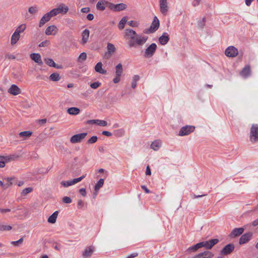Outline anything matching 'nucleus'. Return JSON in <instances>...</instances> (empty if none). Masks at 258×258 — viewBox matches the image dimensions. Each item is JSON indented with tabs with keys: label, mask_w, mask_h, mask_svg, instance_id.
I'll return each mask as SVG.
<instances>
[{
	"label": "nucleus",
	"mask_w": 258,
	"mask_h": 258,
	"mask_svg": "<svg viewBox=\"0 0 258 258\" xmlns=\"http://www.w3.org/2000/svg\"><path fill=\"white\" fill-rule=\"evenodd\" d=\"M124 37L128 40V45L130 47L136 48L142 47L147 41L148 36L138 34L132 29H126L124 31Z\"/></svg>",
	"instance_id": "1"
},
{
	"label": "nucleus",
	"mask_w": 258,
	"mask_h": 258,
	"mask_svg": "<svg viewBox=\"0 0 258 258\" xmlns=\"http://www.w3.org/2000/svg\"><path fill=\"white\" fill-rule=\"evenodd\" d=\"M159 21L156 17H155L154 20L149 29H146L144 31L145 33H152L156 31L159 28Z\"/></svg>",
	"instance_id": "2"
},
{
	"label": "nucleus",
	"mask_w": 258,
	"mask_h": 258,
	"mask_svg": "<svg viewBox=\"0 0 258 258\" xmlns=\"http://www.w3.org/2000/svg\"><path fill=\"white\" fill-rule=\"evenodd\" d=\"M115 77L113 79L114 83H118L120 81V78L123 73L122 65L118 63L115 67Z\"/></svg>",
	"instance_id": "3"
},
{
	"label": "nucleus",
	"mask_w": 258,
	"mask_h": 258,
	"mask_svg": "<svg viewBox=\"0 0 258 258\" xmlns=\"http://www.w3.org/2000/svg\"><path fill=\"white\" fill-rule=\"evenodd\" d=\"M250 140L255 142L258 140V124H252L250 128Z\"/></svg>",
	"instance_id": "4"
},
{
	"label": "nucleus",
	"mask_w": 258,
	"mask_h": 258,
	"mask_svg": "<svg viewBox=\"0 0 258 258\" xmlns=\"http://www.w3.org/2000/svg\"><path fill=\"white\" fill-rule=\"evenodd\" d=\"M219 242L218 239H212L208 241L200 242L201 247H204L207 249H210L212 247Z\"/></svg>",
	"instance_id": "5"
},
{
	"label": "nucleus",
	"mask_w": 258,
	"mask_h": 258,
	"mask_svg": "<svg viewBox=\"0 0 258 258\" xmlns=\"http://www.w3.org/2000/svg\"><path fill=\"white\" fill-rule=\"evenodd\" d=\"M87 135V133L75 135L71 138L70 142L72 144L80 143L86 138Z\"/></svg>",
	"instance_id": "6"
},
{
	"label": "nucleus",
	"mask_w": 258,
	"mask_h": 258,
	"mask_svg": "<svg viewBox=\"0 0 258 258\" xmlns=\"http://www.w3.org/2000/svg\"><path fill=\"white\" fill-rule=\"evenodd\" d=\"M238 53V49L233 46L228 47L225 50V54L228 57H234Z\"/></svg>",
	"instance_id": "7"
},
{
	"label": "nucleus",
	"mask_w": 258,
	"mask_h": 258,
	"mask_svg": "<svg viewBox=\"0 0 258 258\" xmlns=\"http://www.w3.org/2000/svg\"><path fill=\"white\" fill-rule=\"evenodd\" d=\"M86 174L83 175L80 177L73 179L72 180H68V181H62L60 182V184L64 187H68L69 186L74 185L80 181H81L83 178H84L86 176Z\"/></svg>",
	"instance_id": "8"
},
{
	"label": "nucleus",
	"mask_w": 258,
	"mask_h": 258,
	"mask_svg": "<svg viewBox=\"0 0 258 258\" xmlns=\"http://www.w3.org/2000/svg\"><path fill=\"white\" fill-rule=\"evenodd\" d=\"M108 7L111 10L115 12H118L125 10L126 8V5L123 3L114 4L110 3L108 4Z\"/></svg>",
	"instance_id": "9"
},
{
	"label": "nucleus",
	"mask_w": 258,
	"mask_h": 258,
	"mask_svg": "<svg viewBox=\"0 0 258 258\" xmlns=\"http://www.w3.org/2000/svg\"><path fill=\"white\" fill-rule=\"evenodd\" d=\"M156 48V44L152 43L145 49L144 56L147 58L151 57L155 52Z\"/></svg>",
	"instance_id": "10"
},
{
	"label": "nucleus",
	"mask_w": 258,
	"mask_h": 258,
	"mask_svg": "<svg viewBox=\"0 0 258 258\" xmlns=\"http://www.w3.org/2000/svg\"><path fill=\"white\" fill-rule=\"evenodd\" d=\"M116 48L113 44L108 43L107 44V52L104 54V57L109 59L116 51Z\"/></svg>",
	"instance_id": "11"
},
{
	"label": "nucleus",
	"mask_w": 258,
	"mask_h": 258,
	"mask_svg": "<svg viewBox=\"0 0 258 258\" xmlns=\"http://www.w3.org/2000/svg\"><path fill=\"white\" fill-rule=\"evenodd\" d=\"M195 126L192 125H185L182 127L179 132V136H183L189 135L190 133L194 132L195 130Z\"/></svg>",
	"instance_id": "12"
},
{
	"label": "nucleus",
	"mask_w": 258,
	"mask_h": 258,
	"mask_svg": "<svg viewBox=\"0 0 258 258\" xmlns=\"http://www.w3.org/2000/svg\"><path fill=\"white\" fill-rule=\"evenodd\" d=\"M160 10L161 13L166 15L169 10V7L167 0H159Z\"/></svg>",
	"instance_id": "13"
},
{
	"label": "nucleus",
	"mask_w": 258,
	"mask_h": 258,
	"mask_svg": "<svg viewBox=\"0 0 258 258\" xmlns=\"http://www.w3.org/2000/svg\"><path fill=\"white\" fill-rule=\"evenodd\" d=\"M58 31V29L55 25H50L45 30V34L47 35H55Z\"/></svg>",
	"instance_id": "14"
},
{
	"label": "nucleus",
	"mask_w": 258,
	"mask_h": 258,
	"mask_svg": "<svg viewBox=\"0 0 258 258\" xmlns=\"http://www.w3.org/2000/svg\"><path fill=\"white\" fill-rule=\"evenodd\" d=\"M9 94L16 96L21 93V90L16 85L13 84L8 90Z\"/></svg>",
	"instance_id": "15"
},
{
	"label": "nucleus",
	"mask_w": 258,
	"mask_h": 258,
	"mask_svg": "<svg viewBox=\"0 0 258 258\" xmlns=\"http://www.w3.org/2000/svg\"><path fill=\"white\" fill-rule=\"evenodd\" d=\"M234 249V245L233 244L230 243L226 245L221 251V253L224 255H227L230 253Z\"/></svg>",
	"instance_id": "16"
},
{
	"label": "nucleus",
	"mask_w": 258,
	"mask_h": 258,
	"mask_svg": "<svg viewBox=\"0 0 258 258\" xmlns=\"http://www.w3.org/2000/svg\"><path fill=\"white\" fill-rule=\"evenodd\" d=\"M30 58L32 60L38 63L39 65H42L43 61L41 55L39 53H33L30 54Z\"/></svg>",
	"instance_id": "17"
},
{
	"label": "nucleus",
	"mask_w": 258,
	"mask_h": 258,
	"mask_svg": "<svg viewBox=\"0 0 258 258\" xmlns=\"http://www.w3.org/2000/svg\"><path fill=\"white\" fill-rule=\"evenodd\" d=\"M90 35V31L88 29H85L82 33L81 43L83 45L85 44L88 41Z\"/></svg>",
	"instance_id": "18"
},
{
	"label": "nucleus",
	"mask_w": 258,
	"mask_h": 258,
	"mask_svg": "<svg viewBox=\"0 0 258 258\" xmlns=\"http://www.w3.org/2000/svg\"><path fill=\"white\" fill-rule=\"evenodd\" d=\"M214 256V254L210 251H205L203 252H201L193 258H212Z\"/></svg>",
	"instance_id": "19"
},
{
	"label": "nucleus",
	"mask_w": 258,
	"mask_h": 258,
	"mask_svg": "<svg viewBox=\"0 0 258 258\" xmlns=\"http://www.w3.org/2000/svg\"><path fill=\"white\" fill-rule=\"evenodd\" d=\"M251 236L252 234L251 233H247L243 234L239 239V243L243 244L247 242L250 239Z\"/></svg>",
	"instance_id": "20"
},
{
	"label": "nucleus",
	"mask_w": 258,
	"mask_h": 258,
	"mask_svg": "<svg viewBox=\"0 0 258 258\" xmlns=\"http://www.w3.org/2000/svg\"><path fill=\"white\" fill-rule=\"evenodd\" d=\"M251 73L250 67L249 65L246 66L240 73V75L243 78H247L250 76Z\"/></svg>",
	"instance_id": "21"
},
{
	"label": "nucleus",
	"mask_w": 258,
	"mask_h": 258,
	"mask_svg": "<svg viewBox=\"0 0 258 258\" xmlns=\"http://www.w3.org/2000/svg\"><path fill=\"white\" fill-rule=\"evenodd\" d=\"M244 229L242 227L234 228L231 232L230 236L231 237H235L240 235L243 232Z\"/></svg>",
	"instance_id": "22"
},
{
	"label": "nucleus",
	"mask_w": 258,
	"mask_h": 258,
	"mask_svg": "<svg viewBox=\"0 0 258 258\" xmlns=\"http://www.w3.org/2000/svg\"><path fill=\"white\" fill-rule=\"evenodd\" d=\"M51 18V16L48 13H46L40 19L39 22V26L42 27L46 22H48Z\"/></svg>",
	"instance_id": "23"
},
{
	"label": "nucleus",
	"mask_w": 258,
	"mask_h": 258,
	"mask_svg": "<svg viewBox=\"0 0 258 258\" xmlns=\"http://www.w3.org/2000/svg\"><path fill=\"white\" fill-rule=\"evenodd\" d=\"M109 3V2L105 1V0L99 1L97 3L96 9L98 10L103 11L104 10H105V5H107L108 6Z\"/></svg>",
	"instance_id": "24"
},
{
	"label": "nucleus",
	"mask_w": 258,
	"mask_h": 258,
	"mask_svg": "<svg viewBox=\"0 0 258 258\" xmlns=\"http://www.w3.org/2000/svg\"><path fill=\"white\" fill-rule=\"evenodd\" d=\"M169 40V35L167 33L164 32L162 35L159 38V42L161 45H165Z\"/></svg>",
	"instance_id": "25"
},
{
	"label": "nucleus",
	"mask_w": 258,
	"mask_h": 258,
	"mask_svg": "<svg viewBox=\"0 0 258 258\" xmlns=\"http://www.w3.org/2000/svg\"><path fill=\"white\" fill-rule=\"evenodd\" d=\"M19 156L17 155H10L8 156L1 157L2 160H4L6 163H8L12 161H15L18 159Z\"/></svg>",
	"instance_id": "26"
},
{
	"label": "nucleus",
	"mask_w": 258,
	"mask_h": 258,
	"mask_svg": "<svg viewBox=\"0 0 258 258\" xmlns=\"http://www.w3.org/2000/svg\"><path fill=\"white\" fill-rule=\"evenodd\" d=\"M20 35L15 31L13 33L11 38V44L12 45H15L19 40Z\"/></svg>",
	"instance_id": "27"
},
{
	"label": "nucleus",
	"mask_w": 258,
	"mask_h": 258,
	"mask_svg": "<svg viewBox=\"0 0 258 258\" xmlns=\"http://www.w3.org/2000/svg\"><path fill=\"white\" fill-rule=\"evenodd\" d=\"M102 63L101 62H98L95 67V70L96 72L101 74H106L107 73L106 71L103 69Z\"/></svg>",
	"instance_id": "28"
},
{
	"label": "nucleus",
	"mask_w": 258,
	"mask_h": 258,
	"mask_svg": "<svg viewBox=\"0 0 258 258\" xmlns=\"http://www.w3.org/2000/svg\"><path fill=\"white\" fill-rule=\"evenodd\" d=\"M162 142L160 140H156L153 142L151 145V148L153 150L158 151L161 146Z\"/></svg>",
	"instance_id": "29"
},
{
	"label": "nucleus",
	"mask_w": 258,
	"mask_h": 258,
	"mask_svg": "<svg viewBox=\"0 0 258 258\" xmlns=\"http://www.w3.org/2000/svg\"><path fill=\"white\" fill-rule=\"evenodd\" d=\"M59 14H66L69 11V7L64 4H61L57 7Z\"/></svg>",
	"instance_id": "30"
},
{
	"label": "nucleus",
	"mask_w": 258,
	"mask_h": 258,
	"mask_svg": "<svg viewBox=\"0 0 258 258\" xmlns=\"http://www.w3.org/2000/svg\"><path fill=\"white\" fill-rule=\"evenodd\" d=\"M94 251V247L90 246L85 249L83 253V256L84 257H90Z\"/></svg>",
	"instance_id": "31"
},
{
	"label": "nucleus",
	"mask_w": 258,
	"mask_h": 258,
	"mask_svg": "<svg viewBox=\"0 0 258 258\" xmlns=\"http://www.w3.org/2000/svg\"><path fill=\"white\" fill-rule=\"evenodd\" d=\"M58 214V211L54 212L51 216L48 218L47 221L48 223L54 224L55 223L56 218Z\"/></svg>",
	"instance_id": "32"
},
{
	"label": "nucleus",
	"mask_w": 258,
	"mask_h": 258,
	"mask_svg": "<svg viewBox=\"0 0 258 258\" xmlns=\"http://www.w3.org/2000/svg\"><path fill=\"white\" fill-rule=\"evenodd\" d=\"M80 112V110L79 108L77 107H71L68 109L67 112L70 114L73 115H76L78 114Z\"/></svg>",
	"instance_id": "33"
},
{
	"label": "nucleus",
	"mask_w": 258,
	"mask_h": 258,
	"mask_svg": "<svg viewBox=\"0 0 258 258\" xmlns=\"http://www.w3.org/2000/svg\"><path fill=\"white\" fill-rule=\"evenodd\" d=\"M45 62L49 66L54 67L57 69H60V67L56 66L54 61L51 58H46L44 59Z\"/></svg>",
	"instance_id": "34"
},
{
	"label": "nucleus",
	"mask_w": 258,
	"mask_h": 258,
	"mask_svg": "<svg viewBox=\"0 0 258 258\" xmlns=\"http://www.w3.org/2000/svg\"><path fill=\"white\" fill-rule=\"evenodd\" d=\"M26 27L25 24H21L16 28L15 31L20 35L21 33L23 32L26 30Z\"/></svg>",
	"instance_id": "35"
},
{
	"label": "nucleus",
	"mask_w": 258,
	"mask_h": 258,
	"mask_svg": "<svg viewBox=\"0 0 258 258\" xmlns=\"http://www.w3.org/2000/svg\"><path fill=\"white\" fill-rule=\"evenodd\" d=\"M104 182V179H103V178H101L98 181V182L96 184V185L95 186V188H94L95 191L96 192H98V191L99 190V189L101 187L103 186Z\"/></svg>",
	"instance_id": "36"
},
{
	"label": "nucleus",
	"mask_w": 258,
	"mask_h": 258,
	"mask_svg": "<svg viewBox=\"0 0 258 258\" xmlns=\"http://www.w3.org/2000/svg\"><path fill=\"white\" fill-rule=\"evenodd\" d=\"M32 134L31 131H23L19 133V135L21 137H24V139L29 138Z\"/></svg>",
	"instance_id": "37"
},
{
	"label": "nucleus",
	"mask_w": 258,
	"mask_h": 258,
	"mask_svg": "<svg viewBox=\"0 0 258 258\" xmlns=\"http://www.w3.org/2000/svg\"><path fill=\"white\" fill-rule=\"evenodd\" d=\"M127 22V18L126 17H123L120 21L118 24V28L120 30H122L124 28V25Z\"/></svg>",
	"instance_id": "38"
},
{
	"label": "nucleus",
	"mask_w": 258,
	"mask_h": 258,
	"mask_svg": "<svg viewBox=\"0 0 258 258\" xmlns=\"http://www.w3.org/2000/svg\"><path fill=\"white\" fill-rule=\"evenodd\" d=\"M60 79L59 75L57 73H53L50 75L49 79L52 81H58Z\"/></svg>",
	"instance_id": "39"
},
{
	"label": "nucleus",
	"mask_w": 258,
	"mask_h": 258,
	"mask_svg": "<svg viewBox=\"0 0 258 258\" xmlns=\"http://www.w3.org/2000/svg\"><path fill=\"white\" fill-rule=\"evenodd\" d=\"M140 77L138 75H134L132 79V87L135 89L137 86V83L139 80Z\"/></svg>",
	"instance_id": "40"
},
{
	"label": "nucleus",
	"mask_w": 258,
	"mask_h": 258,
	"mask_svg": "<svg viewBox=\"0 0 258 258\" xmlns=\"http://www.w3.org/2000/svg\"><path fill=\"white\" fill-rule=\"evenodd\" d=\"M38 11V8L37 6L30 7L28 9V12L31 14H36Z\"/></svg>",
	"instance_id": "41"
},
{
	"label": "nucleus",
	"mask_w": 258,
	"mask_h": 258,
	"mask_svg": "<svg viewBox=\"0 0 258 258\" xmlns=\"http://www.w3.org/2000/svg\"><path fill=\"white\" fill-rule=\"evenodd\" d=\"M200 248H201V246H200V242H199L194 245H192V246L189 247L188 248V250L190 251H195Z\"/></svg>",
	"instance_id": "42"
},
{
	"label": "nucleus",
	"mask_w": 258,
	"mask_h": 258,
	"mask_svg": "<svg viewBox=\"0 0 258 258\" xmlns=\"http://www.w3.org/2000/svg\"><path fill=\"white\" fill-rule=\"evenodd\" d=\"M10 225H3L0 224V231H10L12 229Z\"/></svg>",
	"instance_id": "43"
},
{
	"label": "nucleus",
	"mask_w": 258,
	"mask_h": 258,
	"mask_svg": "<svg viewBox=\"0 0 258 258\" xmlns=\"http://www.w3.org/2000/svg\"><path fill=\"white\" fill-rule=\"evenodd\" d=\"M32 190H33V188L31 187L25 188L21 192V195H22V196H25L27 194L31 192L32 191Z\"/></svg>",
	"instance_id": "44"
},
{
	"label": "nucleus",
	"mask_w": 258,
	"mask_h": 258,
	"mask_svg": "<svg viewBox=\"0 0 258 258\" xmlns=\"http://www.w3.org/2000/svg\"><path fill=\"white\" fill-rule=\"evenodd\" d=\"M87 58V54L85 52H82L81 53L79 57H78V61L80 62V61H83L84 60H85Z\"/></svg>",
	"instance_id": "45"
},
{
	"label": "nucleus",
	"mask_w": 258,
	"mask_h": 258,
	"mask_svg": "<svg viewBox=\"0 0 258 258\" xmlns=\"http://www.w3.org/2000/svg\"><path fill=\"white\" fill-rule=\"evenodd\" d=\"M48 13L50 14L51 17L55 16L59 14L57 8L52 9L50 12H49Z\"/></svg>",
	"instance_id": "46"
},
{
	"label": "nucleus",
	"mask_w": 258,
	"mask_h": 258,
	"mask_svg": "<svg viewBox=\"0 0 258 258\" xmlns=\"http://www.w3.org/2000/svg\"><path fill=\"white\" fill-rule=\"evenodd\" d=\"M101 85V83L99 82H95L92 83L90 84V87L91 88L96 89L98 88Z\"/></svg>",
	"instance_id": "47"
},
{
	"label": "nucleus",
	"mask_w": 258,
	"mask_h": 258,
	"mask_svg": "<svg viewBox=\"0 0 258 258\" xmlns=\"http://www.w3.org/2000/svg\"><path fill=\"white\" fill-rule=\"evenodd\" d=\"M97 136H93L88 140L87 143L90 144L95 143L97 141Z\"/></svg>",
	"instance_id": "48"
},
{
	"label": "nucleus",
	"mask_w": 258,
	"mask_h": 258,
	"mask_svg": "<svg viewBox=\"0 0 258 258\" xmlns=\"http://www.w3.org/2000/svg\"><path fill=\"white\" fill-rule=\"evenodd\" d=\"M128 24L133 27H137L139 25V23L135 21H131L128 22Z\"/></svg>",
	"instance_id": "49"
},
{
	"label": "nucleus",
	"mask_w": 258,
	"mask_h": 258,
	"mask_svg": "<svg viewBox=\"0 0 258 258\" xmlns=\"http://www.w3.org/2000/svg\"><path fill=\"white\" fill-rule=\"evenodd\" d=\"M62 201L64 203H66V204H70V203H72V199L70 197H63L62 199Z\"/></svg>",
	"instance_id": "50"
},
{
	"label": "nucleus",
	"mask_w": 258,
	"mask_h": 258,
	"mask_svg": "<svg viewBox=\"0 0 258 258\" xmlns=\"http://www.w3.org/2000/svg\"><path fill=\"white\" fill-rule=\"evenodd\" d=\"M97 121V124L100 126H105L107 125V122L105 120L98 119V121Z\"/></svg>",
	"instance_id": "51"
},
{
	"label": "nucleus",
	"mask_w": 258,
	"mask_h": 258,
	"mask_svg": "<svg viewBox=\"0 0 258 258\" xmlns=\"http://www.w3.org/2000/svg\"><path fill=\"white\" fill-rule=\"evenodd\" d=\"M23 241V238H21L17 241H12V244L15 246H17V245H18V244L22 243Z\"/></svg>",
	"instance_id": "52"
},
{
	"label": "nucleus",
	"mask_w": 258,
	"mask_h": 258,
	"mask_svg": "<svg viewBox=\"0 0 258 258\" xmlns=\"http://www.w3.org/2000/svg\"><path fill=\"white\" fill-rule=\"evenodd\" d=\"M81 11L83 13H88L90 11V8L89 7L83 8L81 9Z\"/></svg>",
	"instance_id": "53"
},
{
	"label": "nucleus",
	"mask_w": 258,
	"mask_h": 258,
	"mask_svg": "<svg viewBox=\"0 0 258 258\" xmlns=\"http://www.w3.org/2000/svg\"><path fill=\"white\" fill-rule=\"evenodd\" d=\"M79 192L83 197H85L86 196V191L84 188H82L80 189Z\"/></svg>",
	"instance_id": "54"
},
{
	"label": "nucleus",
	"mask_w": 258,
	"mask_h": 258,
	"mask_svg": "<svg viewBox=\"0 0 258 258\" xmlns=\"http://www.w3.org/2000/svg\"><path fill=\"white\" fill-rule=\"evenodd\" d=\"M202 0H193L192 4L194 7H196L200 5Z\"/></svg>",
	"instance_id": "55"
},
{
	"label": "nucleus",
	"mask_w": 258,
	"mask_h": 258,
	"mask_svg": "<svg viewBox=\"0 0 258 258\" xmlns=\"http://www.w3.org/2000/svg\"><path fill=\"white\" fill-rule=\"evenodd\" d=\"M11 184H12V183H7V184H4L3 182L2 181L0 180V185L5 188L8 187Z\"/></svg>",
	"instance_id": "56"
},
{
	"label": "nucleus",
	"mask_w": 258,
	"mask_h": 258,
	"mask_svg": "<svg viewBox=\"0 0 258 258\" xmlns=\"http://www.w3.org/2000/svg\"><path fill=\"white\" fill-rule=\"evenodd\" d=\"M44 138V135L43 134H40L39 136H38L36 138V140L38 141L39 142H41Z\"/></svg>",
	"instance_id": "57"
},
{
	"label": "nucleus",
	"mask_w": 258,
	"mask_h": 258,
	"mask_svg": "<svg viewBox=\"0 0 258 258\" xmlns=\"http://www.w3.org/2000/svg\"><path fill=\"white\" fill-rule=\"evenodd\" d=\"M11 211L10 209H2L0 208V213L4 214Z\"/></svg>",
	"instance_id": "58"
},
{
	"label": "nucleus",
	"mask_w": 258,
	"mask_h": 258,
	"mask_svg": "<svg viewBox=\"0 0 258 258\" xmlns=\"http://www.w3.org/2000/svg\"><path fill=\"white\" fill-rule=\"evenodd\" d=\"M138 255V253L137 252H134V253L131 254L130 255H127L126 257V258H134V257L137 256Z\"/></svg>",
	"instance_id": "59"
},
{
	"label": "nucleus",
	"mask_w": 258,
	"mask_h": 258,
	"mask_svg": "<svg viewBox=\"0 0 258 258\" xmlns=\"http://www.w3.org/2000/svg\"><path fill=\"white\" fill-rule=\"evenodd\" d=\"M6 162L4 160H2L1 159V157H0V168H3L5 166Z\"/></svg>",
	"instance_id": "60"
},
{
	"label": "nucleus",
	"mask_w": 258,
	"mask_h": 258,
	"mask_svg": "<svg viewBox=\"0 0 258 258\" xmlns=\"http://www.w3.org/2000/svg\"><path fill=\"white\" fill-rule=\"evenodd\" d=\"M94 15L92 14H89L87 16V19L89 21L93 20L94 19Z\"/></svg>",
	"instance_id": "61"
},
{
	"label": "nucleus",
	"mask_w": 258,
	"mask_h": 258,
	"mask_svg": "<svg viewBox=\"0 0 258 258\" xmlns=\"http://www.w3.org/2000/svg\"><path fill=\"white\" fill-rule=\"evenodd\" d=\"M102 134L107 137H110L112 136V133L108 131H103Z\"/></svg>",
	"instance_id": "62"
},
{
	"label": "nucleus",
	"mask_w": 258,
	"mask_h": 258,
	"mask_svg": "<svg viewBox=\"0 0 258 258\" xmlns=\"http://www.w3.org/2000/svg\"><path fill=\"white\" fill-rule=\"evenodd\" d=\"M146 174L150 175L151 174V169L149 165L146 167Z\"/></svg>",
	"instance_id": "63"
},
{
	"label": "nucleus",
	"mask_w": 258,
	"mask_h": 258,
	"mask_svg": "<svg viewBox=\"0 0 258 258\" xmlns=\"http://www.w3.org/2000/svg\"><path fill=\"white\" fill-rule=\"evenodd\" d=\"M141 188L144 190L146 193L149 194L150 193V190L147 188V187L145 185H141Z\"/></svg>",
	"instance_id": "64"
}]
</instances>
